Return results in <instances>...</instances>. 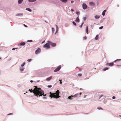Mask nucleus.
<instances>
[{
	"label": "nucleus",
	"mask_w": 121,
	"mask_h": 121,
	"mask_svg": "<svg viewBox=\"0 0 121 121\" xmlns=\"http://www.w3.org/2000/svg\"><path fill=\"white\" fill-rule=\"evenodd\" d=\"M100 17V16H99L96 15L95 16V18L96 19H98Z\"/></svg>",
	"instance_id": "f3484780"
},
{
	"label": "nucleus",
	"mask_w": 121,
	"mask_h": 121,
	"mask_svg": "<svg viewBox=\"0 0 121 121\" xmlns=\"http://www.w3.org/2000/svg\"><path fill=\"white\" fill-rule=\"evenodd\" d=\"M72 23L74 25L76 26V24L74 21H73L72 22Z\"/></svg>",
	"instance_id": "cd10ccee"
},
{
	"label": "nucleus",
	"mask_w": 121,
	"mask_h": 121,
	"mask_svg": "<svg viewBox=\"0 0 121 121\" xmlns=\"http://www.w3.org/2000/svg\"><path fill=\"white\" fill-rule=\"evenodd\" d=\"M52 32L53 33L54 31V28H52Z\"/></svg>",
	"instance_id": "2f4dec72"
},
{
	"label": "nucleus",
	"mask_w": 121,
	"mask_h": 121,
	"mask_svg": "<svg viewBox=\"0 0 121 121\" xmlns=\"http://www.w3.org/2000/svg\"><path fill=\"white\" fill-rule=\"evenodd\" d=\"M113 62H112L110 63H107L106 64V65H108V66H113Z\"/></svg>",
	"instance_id": "9b49d317"
},
{
	"label": "nucleus",
	"mask_w": 121,
	"mask_h": 121,
	"mask_svg": "<svg viewBox=\"0 0 121 121\" xmlns=\"http://www.w3.org/2000/svg\"><path fill=\"white\" fill-rule=\"evenodd\" d=\"M71 11L72 12H73L74 11V10L73 9H71Z\"/></svg>",
	"instance_id": "37998d69"
},
{
	"label": "nucleus",
	"mask_w": 121,
	"mask_h": 121,
	"mask_svg": "<svg viewBox=\"0 0 121 121\" xmlns=\"http://www.w3.org/2000/svg\"><path fill=\"white\" fill-rule=\"evenodd\" d=\"M108 68H104V71H105L107 70H108Z\"/></svg>",
	"instance_id": "473e14b6"
},
{
	"label": "nucleus",
	"mask_w": 121,
	"mask_h": 121,
	"mask_svg": "<svg viewBox=\"0 0 121 121\" xmlns=\"http://www.w3.org/2000/svg\"><path fill=\"white\" fill-rule=\"evenodd\" d=\"M52 76H50V77L47 78L46 79V80L47 81H49L52 78Z\"/></svg>",
	"instance_id": "dca6fc26"
},
{
	"label": "nucleus",
	"mask_w": 121,
	"mask_h": 121,
	"mask_svg": "<svg viewBox=\"0 0 121 121\" xmlns=\"http://www.w3.org/2000/svg\"><path fill=\"white\" fill-rule=\"evenodd\" d=\"M61 67V66L60 65L56 69L54 70V72H56L59 70Z\"/></svg>",
	"instance_id": "20e7f679"
},
{
	"label": "nucleus",
	"mask_w": 121,
	"mask_h": 121,
	"mask_svg": "<svg viewBox=\"0 0 121 121\" xmlns=\"http://www.w3.org/2000/svg\"><path fill=\"white\" fill-rule=\"evenodd\" d=\"M19 69L20 71L22 72L24 71V69H25V68L24 67H21L20 66Z\"/></svg>",
	"instance_id": "1a4fd4ad"
},
{
	"label": "nucleus",
	"mask_w": 121,
	"mask_h": 121,
	"mask_svg": "<svg viewBox=\"0 0 121 121\" xmlns=\"http://www.w3.org/2000/svg\"><path fill=\"white\" fill-rule=\"evenodd\" d=\"M83 39H86V36L84 37H83Z\"/></svg>",
	"instance_id": "ea45409f"
},
{
	"label": "nucleus",
	"mask_w": 121,
	"mask_h": 121,
	"mask_svg": "<svg viewBox=\"0 0 121 121\" xmlns=\"http://www.w3.org/2000/svg\"><path fill=\"white\" fill-rule=\"evenodd\" d=\"M86 95H84V98H85L86 97Z\"/></svg>",
	"instance_id": "49530a36"
},
{
	"label": "nucleus",
	"mask_w": 121,
	"mask_h": 121,
	"mask_svg": "<svg viewBox=\"0 0 121 121\" xmlns=\"http://www.w3.org/2000/svg\"><path fill=\"white\" fill-rule=\"evenodd\" d=\"M75 22H79V19L78 17H77L75 20Z\"/></svg>",
	"instance_id": "2eb2a0df"
},
{
	"label": "nucleus",
	"mask_w": 121,
	"mask_h": 121,
	"mask_svg": "<svg viewBox=\"0 0 121 121\" xmlns=\"http://www.w3.org/2000/svg\"><path fill=\"white\" fill-rule=\"evenodd\" d=\"M119 116L120 117H121V115H119Z\"/></svg>",
	"instance_id": "5fc2aeb1"
},
{
	"label": "nucleus",
	"mask_w": 121,
	"mask_h": 121,
	"mask_svg": "<svg viewBox=\"0 0 121 121\" xmlns=\"http://www.w3.org/2000/svg\"><path fill=\"white\" fill-rule=\"evenodd\" d=\"M40 49L39 48H38L35 51V53L36 54H37L40 52Z\"/></svg>",
	"instance_id": "0eeeda50"
},
{
	"label": "nucleus",
	"mask_w": 121,
	"mask_h": 121,
	"mask_svg": "<svg viewBox=\"0 0 121 121\" xmlns=\"http://www.w3.org/2000/svg\"><path fill=\"white\" fill-rule=\"evenodd\" d=\"M25 64V62H24L22 63V64L21 65V66L23 67L24 66Z\"/></svg>",
	"instance_id": "b1692460"
},
{
	"label": "nucleus",
	"mask_w": 121,
	"mask_h": 121,
	"mask_svg": "<svg viewBox=\"0 0 121 121\" xmlns=\"http://www.w3.org/2000/svg\"><path fill=\"white\" fill-rule=\"evenodd\" d=\"M32 60L31 59H29L27 60V61H28V62H30Z\"/></svg>",
	"instance_id": "a878e982"
},
{
	"label": "nucleus",
	"mask_w": 121,
	"mask_h": 121,
	"mask_svg": "<svg viewBox=\"0 0 121 121\" xmlns=\"http://www.w3.org/2000/svg\"><path fill=\"white\" fill-rule=\"evenodd\" d=\"M26 10L30 12H31V10L29 8H26Z\"/></svg>",
	"instance_id": "aec40b11"
},
{
	"label": "nucleus",
	"mask_w": 121,
	"mask_h": 121,
	"mask_svg": "<svg viewBox=\"0 0 121 121\" xmlns=\"http://www.w3.org/2000/svg\"><path fill=\"white\" fill-rule=\"evenodd\" d=\"M88 27L87 26H86V32L87 33V34H88Z\"/></svg>",
	"instance_id": "412c9836"
},
{
	"label": "nucleus",
	"mask_w": 121,
	"mask_h": 121,
	"mask_svg": "<svg viewBox=\"0 0 121 121\" xmlns=\"http://www.w3.org/2000/svg\"><path fill=\"white\" fill-rule=\"evenodd\" d=\"M82 88H80V90H82Z\"/></svg>",
	"instance_id": "6e6d98bb"
},
{
	"label": "nucleus",
	"mask_w": 121,
	"mask_h": 121,
	"mask_svg": "<svg viewBox=\"0 0 121 121\" xmlns=\"http://www.w3.org/2000/svg\"><path fill=\"white\" fill-rule=\"evenodd\" d=\"M49 45V43L48 42V43H46L43 46V47L46 49H48L50 48Z\"/></svg>",
	"instance_id": "7ed1b4c3"
},
{
	"label": "nucleus",
	"mask_w": 121,
	"mask_h": 121,
	"mask_svg": "<svg viewBox=\"0 0 121 121\" xmlns=\"http://www.w3.org/2000/svg\"><path fill=\"white\" fill-rule=\"evenodd\" d=\"M24 26L25 27H27V26L26 25H25L24 24Z\"/></svg>",
	"instance_id": "de8ad7c7"
},
{
	"label": "nucleus",
	"mask_w": 121,
	"mask_h": 121,
	"mask_svg": "<svg viewBox=\"0 0 121 121\" xmlns=\"http://www.w3.org/2000/svg\"><path fill=\"white\" fill-rule=\"evenodd\" d=\"M44 42H45V41H43V42H42V43H44Z\"/></svg>",
	"instance_id": "3c124183"
},
{
	"label": "nucleus",
	"mask_w": 121,
	"mask_h": 121,
	"mask_svg": "<svg viewBox=\"0 0 121 121\" xmlns=\"http://www.w3.org/2000/svg\"><path fill=\"white\" fill-rule=\"evenodd\" d=\"M23 1V0H18V3L19 4H21L22 3Z\"/></svg>",
	"instance_id": "a211bd4d"
},
{
	"label": "nucleus",
	"mask_w": 121,
	"mask_h": 121,
	"mask_svg": "<svg viewBox=\"0 0 121 121\" xmlns=\"http://www.w3.org/2000/svg\"><path fill=\"white\" fill-rule=\"evenodd\" d=\"M26 93H27V91H26Z\"/></svg>",
	"instance_id": "4d7b16f0"
},
{
	"label": "nucleus",
	"mask_w": 121,
	"mask_h": 121,
	"mask_svg": "<svg viewBox=\"0 0 121 121\" xmlns=\"http://www.w3.org/2000/svg\"><path fill=\"white\" fill-rule=\"evenodd\" d=\"M79 94H76L73 95V97H78L79 96Z\"/></svg>",
	"instance_id": "4468645a"
},
{
	"label": "nucleus",
	"mask_w": 121,
	"mask_h": 121,
	"mask_svg": "<svg viewBox=\"0 0 121 121\" xmlns=\"http://www.w3.org/2000/svg\"><path fill=\"white\" fill-rule=\"evenodd\" d=\"M81 94H82V93L81 92L79 94V96L80 97V96L81 95Z\"/></svg>",
	"instance_id": "79ce46f5"
},
{
	"label": "nucleus",
	"mask_w": 121,
	"mask_h": 121,
	"mask_svg": "<svg viewBox=\"0 0 121 121\" xmlns=\"http://www.w3.org/2000/svg\"><path fill=\"white\" fill-rule=\"evenodd\" d=\"M104 96L103 95H100V96H99V99H100L102 97V96Z\"/></svg>",
	"instance_id": "c85d7f7f"
},
{
	"label": "nucleus",
	"mask_w": 121,
	"mask_h": 121,
	"mask_svg": "<svg viewBox=\"0 0 121 121\" xmlns=\"http://www.w3.org/2000/svg\"><path fill=\"white\" fill-rule=\"evenodd\" d=\"M24 94L25 95V94H26V93H24Z\"/></svg>",
	"instance_id": "13d9d810"
},
{
	"label": "nucleus",
	"mask_w": 121,
	"mask_h": 121,
	"mask_svg": "<svg viewBox=\"0 0 121 121\" xmlns=\"http://www.w3.org/2000/svg\"><path fill=\"white\" fill-rule=\"evenodd\" d=\"M98 35H97L95 37V39L96 40H97L98 39Z\"/></svg>",
	"instance_id": "bb28decb"
},
{
	"label": "nucleus",
	"mask_w": 121,
	"mask_h": 121,
	"mask_svg": "<svg viewBox=\"0 0 121 121\" xmlns=\"http://www.w3.org/2000/svg\"><path fill=\"white\" fill-rule=\"evenodd\" d=\"M97 109H99V110H100V109H103L102 108H101L100 107H97Z\"/></svg>",
	"instance_id": "7c9ffc66"
},
{
	"label": "nucleus",
	"mask_w": 121,
	"mask_h": 121,
	"mask_svg": "<svg viewBox=\"0 0 121 121\" xmlns=\"http://www.w3.org/2000/svg\"><path fill=\"white\" fill-rule=\"evenodd\" d=\"M32 40H28L27 41V42H32Z\"/></svg>",
	"instance_id": "c9c22d12"
},
{
	"label": "nucleus",
	"mask_w": 121,
	"mask_h": 121,
	"mask_svg": "<svg viewBox=\"0 0 121 121\" xmlns=\"http://www.w3.org/2000/svg\"><path fill=\"white\" fill-rule=\"evenodd\" d=\"M106 10H104L103 11V12L102 13V15L103 16H104L105 15V12H106Z\"/></svg>",
	"instance_id": "6ab92c4d"
},
{
	"label": "nucleus",
	"mask_w": 121,
	"mask_h": 121,
	"mask_svg": "<svg viewBox=\"0 0 121 121\" xmlns=\"http://www.w3.org/2000/svg\"><path fill=\"white\" fill-rule=\"evenodd\" d=\"M93 3V2H90V4H91V3Z\"/></svg>",
	"instance_id": "864d4df0"
},
{
	"label": "nucleus",
	"mask_w": 121,
	"mask_h": 121,
	"mask_svg": "<svg viewBox=\"0 0 121 121\" xmlns=\"http://www.w3.org/2000/svg\"><path fill=\"white\" fill-rule=\"evenodd\" d=\"M83 24H84V22H82V23L81 25H80L79 26V27L80 28H82V25H83Z\"/></svg>",
	"instance_id": "c756f323"
},
{
	"label": "nucleus",
	"mask_w": 121,
	"mask_h": 121,
	"mask_svg": "<svg viewBox=\"0 0 121 121\" xmlns=\"http://www.w3.org/2000/svg\"><path fill=\"white\" fill-rule=\"evenodd\" d=\"M11 59V58H10V60Z\"/></svg>",
	"instance_id": "bf43d9fd"
},
{
	"label": "nucleus",
	"mask_w": 121,
	"mask_h": 121,
	"mask_svg": "<svg viewBox=\"0 0 121 121\" xmlns=\"http://www.w3.org/2000/svg\"><path fill=\"white\" fill-rule=\"evenodd\" d=\"M112 98L113 99H114L115 98V96H113L112 97Z\"/></svg>",
	"instance_id": "a18cd8bd"
},
{
	"label": "nucleus",
	"mask_w": 121,
	"mask_h": 121,
	"mask_svg": "<svg viewBox=\"0 0 121 121\" xmlns=\"http://www.w3.org/2000/svg\"><path fill=\"white\" fill-rule=\"evenodd\" d=\"M48 42L53 47H55L56 46V44L55 43H52L49 41H48Z\"/></svg>",
	"instance_id": "423d86ee"
},
{
	"label": "nucleus",
	"mask_w": 121,
	"mask_h": 121,
	"mask_svg": "<svg viewBox=\"0 0 121 121\" xmlns=\"http://www.w3.org/2000/svg\"><path fill=\"white\" fill-rule=\"evenodd\" d=\"M33 81L32 80H31L30 81V82H31V83H32L33 82Z\"/></svg>",
	"instance_id": "8fccbe9b"
},
{
	"label": "nucleus",
	"mask_w": 121,
	"mask_h": 121,
	"mask_svg": "<svg viewBox=\"0 0 121 121\" xmlns=\"http://www.w3.org/2000/svg\"><path fill=\"white\" fill-rule=\"evenodd\" d=\"M56 32L55 33V34H56V33L58 32V26L57 25H56Z\"/></svg>",
	"instance_id": "f8f14e48"
},
{
	"label": "nucleus",
	"mask_w": 121,
	"mask_h": 121,
	"mask_svg": "<svg viewBox=\"0 0 121 121\" xmlns=\"http://www.w3.org/2000/svg\"><path fill=\"white\" fill-rule=\"evenodd\" d=\"M17 48H13L12 49V50H15V49H17Z\"/></svg>",
	"instance_id": "58836bf2"
},
{
	"label": "nucleus",
	"mask_w": 121,
	"mask_h": 121,
	"mask_svg": "<svg viewBox=\"0 0 121 121\" xmlns=\"http://www.w3.org/2000/svg\"><path fill=\"white\" fill-rule=\"evenodd\" d=\"M59 91L58 90H57V91H56L55 93H52L51 92H50V95L49 96L51 98L53 97L56 98H58L60 97V96L59 95Z\"/></svg>",
	"instance_id": "f03ea898"
},
{
	"label": "nucleus",
	"mask_w": 121,
	"mask_h": 121,
	"mask_svg": "<svg viewBox=\"0 0 121 121\" xmlns=\"http://www.w3.org/2000/svg\"><path fill=\"white\" fill-rule=\"evenodd\" d=\"M0 59H1V58H0Z\"/></svg>",
	"instance_id": "680f3d73"
},
{
	"label": "nucleus",
	"mask_w": 121,
	"mask_h": 121,
	"mask_svg": "<svg viewBox=\"0 0 121 121\" xmlns=\"http://www.w3.org/2000/svg\"><path fill=\"white\" fill-rule=\"evenodd\" d=\"M34 87L35 88L33 90L31 89H29V91H30V92H33L34 95L37 97H38V96H42L43 95V99H47L46 97L45 96L46 95V94L44 95L43 91L40 88H38L36 86H35Z\"/></svg>",
	"instance_id": "f257e3e1"
},
{
	"label": "nucleus",
	"mask_w": 121,
	"mask_h": 121,
	"mask_svg": "<svg viewBox=\"0 0 121 121\" xmlns=\"http://www.w3.org/2000/svg\"><path fill=\"white\" fill-rule=\"evenodd\" d=\"M62 2L64 3H66L67 1V0H60Z\"/></svg>",
	"instance_id": "4be33fe9"
},
{
	"label": "nucleus",
	"mask_w": 121,
	"mask_h": 121,
	"mask_svg": "<svg viewBox=\"0 0 121 121\" xmlns=\"http://www.w3.org/2000/svg\"><path fill=\"white\" fill-rule=\"evenodd\" d=\"M78 76L79 77H80L82 76V74H81L79 73L78 74Z\"/></svg>",
	"instance_id": "e433bc0d"
},
{
	"label": "nucleus",
	"mask_w": 121,
	"mask_h": 121,
	"mask_svg": "<svg viewBox=\"0 0 121 121\" xmlns=\"http://www.w3.org/2000/svg\"><path fill=\"white\" fill-rule=\"evenodd\" d=\"M74 1H72L71 2V3L73 4V3Z\"/></svg>",
	"instance_id": "c03bdc74"
},
{
	"label": "nucleus",
	"mask_w": 121,
	"mask_h": 121,
	"mask_svg": "<svg viewBox=\"0 0 121 121\" xmlns=\"http://www.w3.org/2000/svg\"><path fill=\"white\" fill-rule=\"evenodd\" d=\"M73 97V95H71L69 96L68 97V98L69 99H72V98Z\"/></svg>",
	"instance_id": "ddd939ff"
},
{
	"label": "nucleus",
	"mask_w": 121,
	"mask_h": 121,
	"mask_svg": "<svg viewBox=\"0 0 121 121\" xmlns=\"http://www.w3.org/2000/svg\"><path fill=\"white\" fill-rule=\"evenodd\" d=\"M11 114H12V113H10V114H8L9 115H11Z\"/></svg>",
	"instance_id": "603ef678"
},
{
	"label": "nucleus",
	"mask_w": 121,
	"mask_h": 121,
	"mask_svg": "<svg viewBox=\"0 0 121 121\" xmlns=\"http://www.w3.org/2000/svg\"><path fill=\"white\" fill-rule=\"evenodd\" d=\"M119 59H117V60H115L114 61V62H116V61H117V60H119Z\"/></svg>",
	"instance_id": "09e8293b"
},
{
	"label": "nucleus",
	"mask_w": 121,
	"mask_h": 121,
	"mask_svg": "<svg viewBox=\"0 0 121 121\" xmlns=\"http://www.w3.org/2000/svg\"><path fill=\"white\" fill-rule=\"evenodd\" d=\"M103 28V27L102 26H101L100 27H99V29H102Z\"/></svg>",
	"instance_id": "4c0bfd02"
},
{
	"label": "nucleus",
	"mask_w": 121,
	"mask_h": 121,
	"mask_svg": "<svg viewBox=\"0 0 121 121\" xmlns=\"http://www.w3.org/2000/svg\"><path fill=\"white\" fill-rule=\"evenodd\" d=\"M52 86L51 85H48V88H51Z\"/></svg>",
	"instance_id": "f704fd0d"
},
{
	"label": "nucleus",
	"mask_w": 121,
	"mask_h": 121,
	"mask_svg": "<svg viewBox=\"0 0 121 121\" xmlns=\"http://www.w3.org/2000/svg\"><path fill=\"white\" fill-rule=\"evenodd\" d=\"M25 45V43L24 42H22L20 43L19 44V46H24Z\"/></svg>",
	"instance_id": "9d476101"
},
{
	"label": "nucleus",
	"mask_w": 121,
	"mask_h": 121,
	"mask_svg": "<svg viewBox=\"0 0 121 121\" xmlns=\"http://www.w3.org/2000/svg\"><path fill=\"white\" fill-rule=\"evenodd\" d=\"M23 15V13H19L16 14L15 16H17L21 17Z\"/></svg>",
	"instance_id": "6e6552de"
},
{
	"label": "nucleus",
	"mask_w": 121,
	"mask_h": 121,
	"mask_svg": "<svg viewBox=\"0 0 121 121\" xmlns=\"http://www.w3.org/2000/svg\"><path fill=\"white\" fill-rule=\"evenodd\" d=\"M86 17H83V20L84 21H86Z\"/></svg>",
	"instance_id": "72a5a7b5"
},
{
	"label": "nucleus",
	"mask_w": 121,
	"mask_h": 121,
	"mask_svg": "<svg viewBox=\"0 0 121 121\" xmlns=\"http://www.w3.org/2000/svg\"><path fill=\"white\" fill-rule=\"evenodd\" d=\"M118 66H119V65H117Z\"/></svg>",
	"instance_id": "052dcab7"
},
{
	"label": "nucleus",
	"mask_w": 121,
	"mask_h": 121,
	"mask_svg": "<svg viewBox=\"0 0 121 121\" xmlns=\"http://www.w3.org/2000/svg\"><path fill=\"white\" fill-rule=\"evenodd\" d=\"M76 13L78 15H78L80 14V13L79 12H78V11L76 12Z\"/></svg>",
	"instance_id": "393cba45"
},
{
	"label": "nucleus",
	"mask_w": 121,
	"mask_h": 121,
	"mask_svg": "<svg viewBox=\"0 0 121 121\" xmlns=\"http://www.w3.org/2000/svg\"><path fill=\"white\" fill-rule=\"evenodd\" d=\"M59 81H60V83L62 84V82H61V80H59Z\"/></svg>",
	"instance_id": "a19ab883"
},
{
	"label": "nucleus",
	"mask_w": 121,
	"mask_h": 121,
	"mask_svg": "<svg viewBox=\"0 0 121 121\" xmlns=\"http://www.w3.org/2000/svg\"><path fill=\"white\" fill-rule=\"evenodd\" d=\"M83 8L84 9H86L87 7V5L85 3H83L82 5Z\"/></svg>",
	"instance_id": "39448f33"
},
{
	"label": "nucleus",
	"mask_w": 121,
	"mask_h": 121,
	"mask_svg": "<svg viewBox=\"0 0 121 121\" xmlns=\"http://www.w3.org/2000/svg\"><path fill=\"white\" fill-rule=\"evenodd\" d=\"M36 0H29L28 1L30 2H33L35 1Z\"/></svg>",
	"instance_id": "5701e85b"
}]
</instances>
